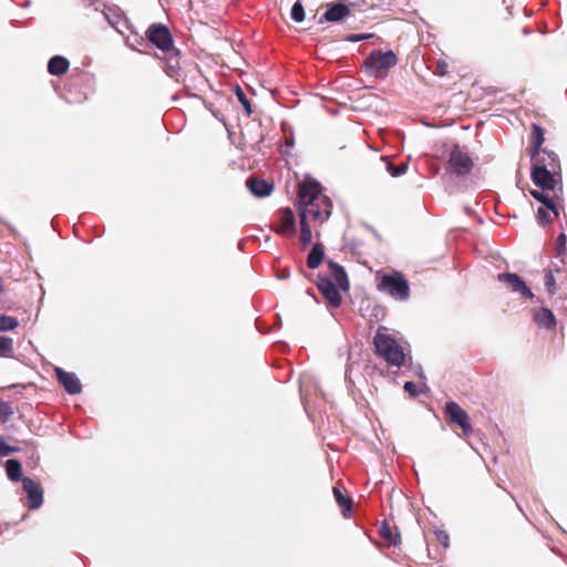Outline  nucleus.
I'll return each instance as SVG.
<instances>
[{
  "mask_svg": "<svg viewBox=\"0 0 567 567\" xmlns=\"http://www.w3.org/2000/svg\"><path fill=\"white\" fill-rule=\"evenodd\" d=\"M297 207L299 216L305 213L306 219L322 224L331 215L332 203L317 181H305L298 186Z\"/></svg>",
  "mask_w": 567,
  "mask_h": 567,
  "instance_id": "f257e3e1",
  "label": "nucleus"
},
{
  "mask_svg": "<svg viewBox=\"0 0 567 567\" xmlns=\"http://www.w3.org/2000/svg\"><path fill=\"white\" fill-rule=\"evenodd\" d=\"M328 274H319L317 287L327 303L332 308H338L342 298L339 290L348 291L350 288L348 275L342 266L329 260L327 262Z\"/></svg>",
  "mask_w": 567,
  "mask_h": 567,
  "instance_id": "f03ea898",
  "label": "nucleus"
},
{
  "mask_svg": "<svg viewBox=\"0 0 567 567\" xmlns=\"http://www.w3.org/2000/svg\"><path fill=\"white\" fill-rule=\"evenodd\" d=\"M377 354L388 364L401 368L405 363V353L395 338L388 333L385 327H379L373 338Z\"/></svg>",
  "mask_w": 567,
  "mask_h": 567,
  "instance_id": "7ed1b4c3",
  "label": "nucleus"
},
{
  "mask_svg": "<svg viewBox=\"0 0 567 567\" xmlns=\"http://www.w3.org/2000/svg\"><path fill=\"white\" fill-rule=\"evenodd\" d=\"M377 288L379 291L386 293L400 301H405L410 297L409 281L399 271L384 274L381 277Z\"/></svg>",
  "mask_w": 567,
  "mask_h": 567,
  "instance_id": "20e7f679",
  "label": "nucleus"
},
{
  "mask_svg": "<svg viewBox=\"0 0 567 567\" xmlns=\"http://www.w3.org/2000/svg\"><path fill=\"white\" fill-rule=\"evenodd\" d=\"M398 58L392 50L382 52L373 50L364 60L367 72L375 78H383L388 74L390 69L395 66Z\"/></svg>",
  "mask_w": 567,
  "mask_h": 567,
  "instance_id": "39448f33",
  "label": "nucleus"
},
{
  "mask_svg": "<svg viewBox=\"0 0 567 567\" xmlns=\"http://www.w3.org/2000/svg\"><path fill=\"white\" fill-rule=\"evenodd\" d=\"M474 163L468 153L460 145H454L450 152L446 169L457 176L470 174Z\"/></svg>",
  "mask_w": 567,
  "mask_h": 567,
  "instance_id": "423d86ee",
  "label": "nucleus"
},
{
  "mask_svg": "<svg viewBox=\"0 0 567 567\" xmlns=\"http://www.w3.org/2000/svg\"><path fill=\"white\" fill-rule=\"evenodd\" d=\"M445 417L449 424L458 425L463 435L468 437L473 434V426L468 413L456 402L450 401L444 406Z\"/></svg>",
  "mask_w": 567,
  "mask_h": 567,
  "instance_id": "0eeeda50",
  "label": "nucleus"
},
{
  "mask_svg": "<svg viewBox=\"0 0 567 567\" xmlns=\"http://www.w3.org/2000/svg\"><path fill=\"white\" fill-rule=\"evenodd\" d=\"M146 37L162 52L174 47L172 34L168 28L161 23H153L146 31Z\"/></svg>",
  "mask_w": 567,
  "mask_h": 567,
  "instance_id": "6e6552de",
  "label": "nucleus"
},
{
  "mask_svg": "<svg viewBox=\"0 0 567 567\" xmlns=\"http://www.w3.org/2000/svg\"><path fill=\"white\" fill-rule=\"evenodd\" d=\"M354 3L350 2L346 4L344 2H333L327 4V11L319 19V23L323 22H341L346 18L351 17L353 12Z\"/></svg>",
  "mask_w": 567,
  "mask_h": 567,
  "instance_id": "1a4fd4ad",
  "label": "nucleus"
},
{
  "mask_svg": "<svg viewBox=\"0 0 567 567\" xmlns=\"http://www.w3.org/2000/svg\"><path fill=\"white\" fill-rule=\"evenodd\" d=\"M22 487L27 494L25 506L31 511L40 508L43 503V488L40 483L30 477H23Z\"/></svg>",
  "mask_w": 567,
  "mask_h": 567,
  "instance_id": "9d476101",
  "label": "nucleus"
},
{
  "mask_svg": "<svg viewBox=\"0 0 567 567\" xmlns=\"http://www.w3.org/2000/svg\"><path fill=\"white\" fill-rule=\"evenodd\" d=\"M379 536L384 545L393 549L391 554L399 557L400 555L396 550L401 551V535L398 527L391 525L388 520H383L379 528Z\"/></svg>",
  "mask_w": 567,
  "mask_h": 567,
  "instance_id": "9b49d317",
  "label": "nucleus"
},
{
  "mask_svg": "<svg viewBox=\"0 0 567 567\" xmlns=\"http://www.w3.org/2000/svg\"><path fill=\"white\" fill-rule=\"evenodd\" d=\"M559 175L555 172H549L546 168L539 167L534 164L532 169V179L535 185L544 190H553L556 186L555 176Z\"/></svg>",
  "mask_w": 567,
  "mask_h": 567,
  "instance_id": "f8f14e48",
  "label": "nucleus"
},
{
  "mask_svg": "<svg viewBox=\"0 0 567 567\" xmlns=\"http://www.w3.org/2000/svg\"><path fill=\"white\" fill-rule=\"evenodd\" d=\"M498 280L504 282L514 292H520L524 298H533L534 293L526 286L525 281L517 275L512 272L499 274Z\"/></svg>",
  "mask_w": 567,
  "mask_h": 567,
  "instance_id": "ddd939ff",
  "label": "nucleus"
},
{
  "mask_svg": "<svg viewBox=\"0 0 567 567\" xmlns=\"http://www.w3.org/2000/svg\"><path fill=\"white\" fill-rule=\"evenodd\" d=\"M296 230V218L291 208L286 207L279 210V225L275 231L279 235H293Z\"/></svg>",
  "mask_w": 567,
  "mask_h": 567,
  "instance_id": "4468645a",
  "label": "nucleus"
},
{
  "mask_svg": "<svg viewBox=\"0 0 567 567\" xmlns=\"http://www.w3.org/2000/svg\"><path fill=\"white\" fill-rule=\"evenodd\" d=\"M165 62V72L171 78H177L181 71V52L175 47L163 51Z\"/></svg>",
  "mask_w": 567,
  "mask_h": 567,
  "instance_id": "2eb2a0df",
  "label": "nucleus"
},
{
  "mask_svg": "<svg viewBox=\"0 0 567 567\" xmlns=\"http://www.w3.org/2000/svg\"><path fill=\"white\" fill-rule=\"evenodd\" d=\"M58 381L63 385L69 394H78L82 390V385L78 377L72 372H66L61 368L55 370Z\"/></svg>",
  "mask_w": 567,
  "mask_h": 567,
  "instance_id": "dca6fc26",
  "label": "nucleus"
},
{
  "mask_svg": "<svg viewBox=\"0 0 567 567\" xmlns=\"http://www.w3.org/2000/svg\"><path fill=\"white\" fill-rule=\"evenodd\" d=\"M535 165L546 168L549 172L560 174V162L554 152L540 151L535 157Z\"/></svg>",
  "mask_w": 567,
  "mask_h": 567,
  "instance_id": "f3484780",
  "label": "nucleus"
},
{
  "mask_svg": "<svg viewBox=\"0 0 567 567\" xmlns=\"http://www.w3.org/2000/svg\"><path fill=\"white\" fill-rule=\"evenodd\" d=\"M248 189L257 197L269 196L274 189V185L265 179L249 177L246 182Z\"/></svg>",
  "mask_w": 567,
  "mask_h": 567,
  "instance_id": "a211bd4d",
  "label": "nucleus"
},
{
  "mask_svg": "<svg viewBox=\"0 0 567 567\" xmlns=\"http://www.w3.org/2000/svg\"><path fill=\"white\" fill-rule=\"evenodd\" d=\"M535 322L543 328L554 330L557 326L556 317L548 308H540L534 312Z\"/></svg>",
  "mask_w": 567,
  "mask_h": 567,
  "instance_id": "6ab92c4d",
  "label": "nucleus"
},
{
  "mask_svg": "<svg viewBox=\"0 0 567 567\" xmlns=\"http://www.w3.org/2000/svg\"><path fill=\"white\" fill-rule=\"evenodd\" d=\"M70 63L61 55H54L49 60L48 71L51 75L60 76L68 72Z\"/></svg>",
  "mask_w": 567,
  "mask_h": 567,
  "instance_id": "aec40b11",
  "label": "nucleus"
},
{
  "mask_svg": "<svg viewBox=\"0 0 567 567\" xmlns=\"http://www.w3.org/2000/svg\"><path fill=\"white\" fill-rule=\"evenodd\" d=\"M332 492H333L334 499H336L337 504L340 506L343 516L348 517L350 515L351 508H352L351 497L347 496L343 493L342 486H340V485L333 486Z\"/></svg>",
  "mask_w": 567,
  "mask_h": 567,
  "instance_id": "412c9836",
  "label": "nucleus"
},
{
  "mask_svg": "<svg viewBox=\"0 0 567 567\" xmlns=\"http://www.w3.org/2000/svg\"><path fill=\"white\" fill-rule=\"evenodd\" d=\"M545 137L543 127H540L537 124H533L532 145L529 147V154L532 157L538 155V152H540V146L543 145Z\"/></svg>",
  "mask_w": 567,
  "mask_h": 567,
  "instance_id": "4be33fe9",
  "label": "nucleus"
},
{
  "mask_svg": "<svg viewBox=\"0 0 567 567\" xmlns=\"http://www.w3.org/2000/svg\"><path fill=\"white\" fill-rule=\"evenodd\" d=\"M324 257V249L321 244H315L307 257V266L316 269L320 266Z\"/></svg>",
  "mask_w": 567,
  "mask_h": 567,
  "instance_id": "5701e85b",
  "label": "nucleus"
},
{
  "mask_svg": "<svg viewBox=\"0 0 567 567\" xmlns=\"http://www.w3.org/2000/svg\"><path fill=\"white\" fill-rule=\"evenodd\" d=\"M7 475L11 481H22V465L18 460L11 458L6 462Z\"/></svg>",
  "mask_w": 567,
  "mask_h": 567,
  "instance_id": "b1692460",
  "label": "nucleus"
},
{
  "mask_svg": "<svg viewBox=\"0 0 567 567\" xmlns=\"http://www.w3.org/2000/svg\"><path fill=\"white\" fill-rule=\"evenodd\" d=\"M309 219H306L305 213L300 216V241L306 246L312 240V231Z\"/></svg>",
  "mask_w": 567,
  "mask_h": 567,
  "instance_id": "393cba45",
  "label": "nucleus"
},
{
  "mask_svg": "<svg viewBox=\"0 0 567 567\" xmlns=\"http://www.w3.org/2000/svg\"><path fill=\"white\" fill-rule=\"evenodd\" d=\"M381 159L385 163V169L392 177H399L408 171L406 162L394 164L385 157H381Z\"/></svg>",
  "mask_w": 567,
  "mask_h": 567,
  "instance_id": "a878e982",
  "label": "nucleus"
},
{
  "mask_svg": "<svg viewBox=\"0 0 567 567\" xmlns=\"http://www.w3.org/2000/svg\"><path fill=\"white\" fill-rule=\"evenodd\" d=\"M14 355L13 339L6 336H0V357L12 358Z\"/></svg>",
  "mask_w": 567,
  "mask_h": 567,
  "instance_id": "bb28decb",
  "label": "nucleus"
},
{
  "mask_svg": "<svg viewBox=\"0 0 567 567\" xmlns=\"http://www.w3.org/2000/svg\"><path fill=\"white\" fill-rule=\"evenodd\" d=\"M530 194L537 202L544 204L547 209L554 212L555 215H558L556 206L548 195H545L543 192L539 190H532Z\"/></svg>",
  "mask_w": 567,
  "mask_h": 567,
  "instance_id": "cd10ccee",
  "label": "nucleus"
},
{
  "mask_svg": "<svg viewBox=\"0 0 567 567\" xmlns=\"http://www.w3.org/2000/svg\"><path fill=\"white\" fill-rule=\"evenodd\" d=\"M545 287L550 297L556 295L558 288H557L556 278L554 276L553 269L545 270Z\"/></svg>",
  "mask_w": 567,
  "mask_h": 567,
  "instance_id": "c85d7f7f",
  "label": "nucleus"
},
{
  "mask_svg": "<svg viewBox=\"0 0 567 567\" xmlns=\"http://www.w3.org/2000/svg\"><path fill=\"white\" fill-rule=\"evenodd\" d=\"M19 326V321L17 318L0 315V331H11L14 330Z\"/></svg>",
  "mask_w": 567,
  "mask_h": 567,
  "instance_id": "c756f323",
  "label": "nucleus"
},
{
  "mask_svg": "<svg viewBox=\"0 0 567 567\" xmlns=\"http://www.w3.org/2000/svg\"><path fill=\"white\" fill-rule=\"evenodd\" d=\"M13 413L14 411L11 404L0 399V420L7 422Z\"/></svg>",
  "mask_w": 567,
  "mask_h": 567,
  "instance_id": "7c9ffc66",
  "label": "nucleus"
},
{
  "mask_svg": "<svg viewBox=\"0 0 567 567\" xmlns=\"http://www.w3.org/2000/svg\"><path fill=\"white\" fill-rule=\"evenodd\" d=\"M305 17H306V13H305V9H303V6L301 4L300 1H297L292 8H291V18L296 21V22H302L305 20Z\"/></svg>",
  "mask_w": 567,
  "mask_h": 567,
  "instance_id": "2f4dec72",
  "label": "nucleus"
},
{
  "mask_svg": "<svg viewBox=\"0 0 567 567\" xmlns=\"http://www.w3.org/2000/svg\"><path fill=\"white\" fill-rule=\"evenodd\" d=\"M435 539L444 547L449 548L450 546V536L446 530L444 529H436L434 532Z\"/></svg>",
  "mask_w": 567,
  "mask_h": 567,
  "instance_id": "473e14b6",
  "label": "nucleus"
},
{
  "mask_svg": "<svg viewBox=\"0 0 567 567\" xmlns=\"http://www.w3.org/2000/svg\"><path fill=\"white\" fill-rule=\"evenodd\" d=\"M237 96H238V100L240 101V103L243 104V106L245 107V110L247 111V113L250 114L252 112L250 101L248 100L246 94L240 89H238V91H237Z\"/></svg>",
  "mask_w": 567,
  "mask_h": 567,
  "instance_id": "72a5a7b5",
  "label": "nucleus"
},
{
  "mask_svg": "<svg viewBox=\"0 0 567 567\" xmlns=\"http://www.w3.org/2000/svg\"><path fill=\"white\" fill-rule=\"evenodd\" d=\"M434 74L445 76L447 74V64L444 60H439L435 64Z\"/></svg>",
  "mask_w": 567,
  "mask_h": 567,
  "instance_id": "f704fd0d",
  "label": "nucleus"
},
{
  "mask_svg": "<svg viewBox=\"0 0 567 567\" xmlns=\"http://www.w3.org/2000/svg\"><path fill=\"white\" fill-rule=\"evenodd\" d=\"M566 244H567V236L566 234L561 233L558 237H557V240H556V245H557V252L558 255L565 252L566 250Z\"/></svg>",
  "mask_w": 567,
  "mask_h": 567,
  "instance_id": "c9c22d12",
  "label": "nucleus"
},
{
  "mask_svg": "<svg viewBox=\"0 0 567 567\" xmlns=\"http://www.w3.org/2000/svg\"><path fill=\"white\" fill-rule=\"evenodd\" d=\"M404 390L412 396L415 398L419 393L416 390V384L412 381H408L404 383Z\"/></svg>",
  "mask_w": 567,
  "mask_h": 567,
  "instance_id": "e433bc0d",
  "label": "nucleus"
},
{
  "mask_svg": "<svg viewBox=\"0 0 567 567\" xmlns=\"http://www.w3.org/2000/svg\"><path fill=\"white\" fill-rule=\"evenodd\" d=\"M555 305L558 307V309L567 313V295L564 297L556 298Z\"/></svg>",
  "mask_w": 567,
  "mask_h": 567,
  "instance_id": "4c0bfd02",
  "label": "nucleus"
},
{
  "mask_svg": "<svg viewBox=\"0 0 567 567\" xmlns=\"http://www.w3.org/2000/svg\"><path fill=\"white\" fill-rule=\"evenodd\" d=\"M12 452H13V449L8 446L3 442L2 437L0 436V455L7 456V455L11 454Z\"/></svg>",
  "mask_w": 567,
  "mask_h": 567,
  "instance_id": "58836bf2",
  "label": "nucleus"
},
{
  "mask_svg": "<svg viewBox=\"0 0 567 567\" xmlns=\"http://www.w3.org/2000/svg\"><path fill=\"white\" fill-rule=\"evenodd\" d=\"M537 217L542 223L549 221V213L546 208H538Z\"/></svg>",
  "mask_w": 567,
  "mask_h": 567,
  "instance_id": "ea45409f",
  "label": "nucleus"
},
{
  "mask_svg": "<svg viewBox=\"0 0 567 567\" xmlns=\"http://www.w3.org/2000/svg\"><path fill=\"white\" fill-rule=\"evenodd\" d=\"M370 37H371L370 34H352L348 38V40L352 41V42H359V41L365 40Z\"/></svg>",
  "mask_w": 567,
  "mask_h": 567,
  "instance_id": "a19ab883",
  "label": "nucleus"
},
{
  "mask_svg": "<svg viewBox=\"0 0 567 567\" xmlns=\"http://www.w3.org/2000/svg\"><path fill=\"white\" fill-rule=\"evenodd\" d=\"M522 31H523L524 34H529L530 33V31L528 30L527 27H523Z\"/></svg>",
  "mask_w": 567,
  "mask_h": 567,
  "instance_id": "79ce46f5",
  "label": "nucleus"
},
{
  "mask_svg": "<svg viewBox=\"0 0 567 567\" xmlns=\"http://www.w3.org/2000/svg\"><path fill=\"white\" fill-rule=\"evenodd\" d=\"M3 291V280H2V277L0 276V295L2 293Z\"/></svg>",
  "mask_w": 567,
  "mask_h": 567,
  "instance_id": "37998d69",
  "label": "nucleus"
},
{
  "mask_svg": "<svg viewBox=\"0 0 567 567\" xmlns=\"http://www.w3.org/2000/svg\"><path fill=\"white\" fill-rule=\"evenodd\" d=\"M288 276H289V271L282 270L281 278H288Z\"/></svg>",
  "mask_w": 567,
  "mask_h": 567,
  "instance_id": "c03bdc74",
  "label": "nucleus"
},
{
  "mask_svg": "<svg viewBox=\"0 0 567 567\" xmlns=\"http://www.w3.org/2000/svg\"><path fill=\"white\" fill-rule=\"evenodd\" d=\"M395 560H396L398 563H403V560H402V559H400V558H395Z\"/></svg>",
  "mask_w": 567,
  "mask_h": 567,
  "instance_id": "a18cd8bd",
  "label": "nucleus"
}]
</instances>
